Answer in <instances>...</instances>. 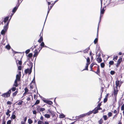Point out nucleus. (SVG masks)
<instances>
[{"label": "nucleus", "mask_w": 124, "mask_h": 124, "mask_svg": "<svg viewBox=\"0 0 124 124\" xmlns=\"http://www.w3.org/2000/svg\"><path fill=\"white\" fill-rule=\"evenodd\" d=\"M114 63V62L113 61H110L109 62V66L110 67V65H112Z\"/></svg>", "instance_id": "28"}, {"label": "nucleus", "mask_w": 124, "mask_h": 124, "mask_svg": "<svg viewBox=\"0 0 124 124\" xmlns=\"http://www.w3.org/2000/svg\"><path fill=\"white\" fill-rule=\"evenodd\" d=\"M18 70H22V67L21 66H19L18 67Z\"/></svg>", "instance_id": "47"}, {"label": "nucleus", "mask_w": 124, "mask_h": 124, "mask_svg": "<svg viewBox=\"0 0 124 124\" xmlns=\"http://www.w3.org/2000/svg\"><path fill=\"white\" fill-rule=\"evenodd\" d=\"M50 10H51V9L49 8V6H48V11H47V15H46V17L45 20V21L44 23V25L45 24V23L46 22V18H47V16L48 15V14H49V13L50 11Z\"/></svg>", "instance_id": "16"}, {"label": "nucleus", "mask_w": 124, "mask_h": 124, "mask_svg": "<svg viewBox=\"0 0 124 124\" xmlns=\"http://www.w3.org/2000/svg\"><path fill=\"white\" fill-rule=\"evenodd\" d=\"M18 84L17 81L16 79L13 85V86H15L16 87H17L18 86Z\"/></svg>", "instance_id": "13"}, {"label": "nucleus", "mask_w": 124, "mask_h": 124, "mask_svg": "<svg viewBox=\"0 0 124 124\" xmlns=\"http://www.w3.org/2000/svg\"><path fill=\"white\" fill-rule=\"evenodd\" d=\"M25 93H27L28 91V89L27 87H26L24 89Z\"/></svg>", "instance_id": "46"}, {"label": "nucleus", "mask_w": 124, "mask_h": 124, "mask_svg": "<svg viewBox=\"0 0 124 124\" xmlns=\"http://www.w3.org/2000/svg\"><path fill=\"white\" fill-rule=\"evenodd\" d=\"M14 14H13V13H12L11 14V15H10V18L9 19H8V20H9V21H10V20L11 18L12 17V16H13V15H14Z\"/></svg>", "instance_id": "52"}, {"label": "nucleus", "mask_w": 124, "mask_h": 124, "mask_svg": "<svg viewBox=\"0 0 124 124\" xmlns=\"http://www.w3.org/2000/svg\"><path fill=\"white\" fill-rule=\"evenodd\" d=\"M88 50L86 49H85L83 51V52L84 53H87L88 52Z\"/></svg>", "instance_id": "51"}, {"label": "nucleus", "mask_w": 124, "mask_h": 124, "mask_svg": "<svg viewBox=\"0 0 124 124\" xmlns=\"http://www.w3.org/2000/svg\"><path fill=\"white\" fill-rule=\"evenodd\" d=\"M8 27V26H6V25H5L3 27V29L5 30V31H7Z\"/></svg>", "instance_id": "24"}, {"label": "nucleus", "mask_w": 124, "mask_h": 124, "mask_svg": "<svg viewBox=\"0 0 124 124\" xmlns=\"http://www.w3.org/2000/svg\"><path fill=\"white\" fill-rule=\"evenodd\" d=\"M6 93H7L9 95V96H10L11 94V91H10V90H9L8 91L6 92Z\"/></svg>", "instance_id": "39"}, {"label": "nucleus", "mask_w": 124, "mask_h": 124, "mask_svg": "<svg viewBox=\"0 0 124 124\" xmlns=\"http://www.w3.org/2000/svg\"><path fill=\"white\" fill-rule=\"evenodd\" d=\"M7 31H5V30L3 29L2 30L1 32V34L2 35L4 36L6 33V32Z\"/></svg>", "instance_id": "15"}, {"label": "nucleus", "mask_w": 124, "mask_h": 124, "mask_svg": "<svg viewBox=\"0 0 124 124\" xmlns=\"http://www.w3.org/2000/svg\"><path fill=\"white\" fill-rule=\"evenodd\" d=\"M33 80H34V83L35 85H35H36V84L35 83V74H34V77Z\"/></svg>", "instance_id": "53"}, {"label": "nucleus", "mask_w": 124, "mask_h": 124, "mask_svg": "<svg viewBox=\"0 0 124 124\" xmlns=\"http://www.w3.org/2000/svg\"><path fill=\"white\" fill-rule=\"evenodd\" d=\"M38 94L39 95V96L40 97L41 99H42V100H43V99H45V98H44L43 97H42V96H40V95L38 93Z\"/></svg>", "instance_id": "60"}, {"label": "nucleus", "mask_w": 124, "mask_h": 124, "mask_svg": "<svg viewBox=\"0 0 124 124\" xmlns=\"http://www.w3.org/2000/svg\"><path fill=\"white\" fill-rule=\"evenodd\" d=\"M118 58V56H115V57H114L113 58V60H114V59L116 60Z\"/></svg>", "instance_id": "58"}, {"label": "nucleus", "mask_w": 124, "mask_h": 124, "mask_svg": "<svg viewBox=\"0 0 124 124\" xmlns=\"http://www.w3.org/2000/svg\"><path fill=\"white\" fill-rule=\"evenodd\" d=\"M94 65V63H91L90 65V68H92V67H93V65Z\"/></svg>", "instance_id": "55"}, {"label": "nucleus", "mask_w": 124, "mask_h": 124, "mask_svg": "<svg viewBox=\"0 0 124 124\" xmlns=\"http://www.w3.org/2000/svg\"><path fill=\"white\" fill-rule=\"evenodd\" d=\"M104 119L105 120H106L107 119V116L106 115H104L103 116Z\"/></svg>", "instance_id": "42"}, {"label": "nucleus", "mask_w": 124, "mask_h": 124, "mask_svg": "<svg viewBox=\"0 0 124 124\" xmlns=\"http://www.w3.org/2000/svg\"><path fill=\"white\" fill-rule=\"evenodd\" d=\"M118 90L117 89H116V88H114V96L115 97V99L116 98L118 92Z\"/></svg>", "instance_id": "5"}, {"label": "nucleus", "mask_w": 124, "mask_h": 124, "mask_svg": "<svg viewBox=\"0 0 124 124\" xmlns=\"http://www.w3.org/2000/svg\"><path fill=\"white\" fill-rule=\"evenodd\" d=\"M98 38H96L94 40L93 42L95 44H96L98 43Z\"/></svg>", "instance_id": "27"}, {"label": "nucleus", "mask_w": 124, "mask_h": 124, "mask_svg": "<svg viewBox=\"0 0 124 124\" xmlns=\"http://www.w3.org/2000/svg\"><path fill=\"white\" fill-rule=\"evenodd\" d=\"M120 84V82L119 80H116V86L115 88L116 89H117V87L119 86Z\"/></svg>", "instance_id": "10"}, {"label": "nucleus", "mask_w": 124, "mask_h": 124, "mask_svg": "<svg viewBox=\"0 0 124 124\" xmlns=\"http://www.w3.org/2000/svg\"><path fill=\"white\" fill-rule=\"evenodd\" d=\"M101 68H103L105 66V64L104 62H102L101 63Z\"/></svg>", "instance_id": "25"}, {"label": "nucleus", "mask_w": 124, "mask_h": 124, "mask_svg": "<svg viewBox=\"0 0 124 124\" xmlns=\"http://www.w3.org/2000/svg\"><path fill=\"white\" fill-rule=\"evenodd\" d=\"M122 58H121L118 60L117 61V63L116 66L117 68L120 65L122 61Z\"/></svg>", "instance_id": "6"}, {"label": "nucleus", "mask_w": 124, "mask_h": 124, "mask_svg": "<svg viewBox=\"0 0 124 124\" xmlns=\"http://www.w3.org/2000/svg\"><path fill=\"white\" fill-rule=\"evenodd\" d=\"M102 102H101L100 103H99L98 105L97 106L95 107L94 108H101L100 107V106L101 105V103Z\"/></svg>", "instance_id": "18"}, {"label": "nucleus", "mask_w": 124, "mask_h": 124, "mask_svg": "<svg viewBox=\"0 0 124 124\" xmlns=\"http://www.w3.org/2000/svg\"><path fill=\"white\" fill-rule=\"evenodd\" d=\"M103 122V120L102 119H101L99 121H98V122L99 123V124H102Z\"/></svg>", "instance_id": "38"}, {"label": "nucleus", "mask_w": 124, "mask_h": 124, "mask_svg": "<svg viewBox=\"0 0 124 124\" xmlns=\"http://www.w3.org/2000/svg\"><path fill=\"white\" fill-rule=\"evenodd\" d=\"M7 103L9 105H11L12 104V103L11 102L9 101H7Z\"/></svg>", "instance_id": "59"}, {"label": "nucleus", "mask_w": 124, "mask_h": 124, "mask_svg": "<svg viewBox=\"0 0 124 124\" xmlns=\"http://www.w3.org/2000/svg\"><path fill=\"white\" fill-rule=\"evenodd\" d=\"M95 109H94L92 111H90L87 113L84 114L80 115L78 116V118H80L86 116H89L92 114V113H93L94 114H95L98 113V110L101 109H96V110H95Z\"/></svg>", "instance_id": "1"}, {"label": "nucleus", "mask_w": 124, "mask_h": 124, "mask_svg": "<svg viewBox=\"0 0 124 124\" xmlns=\"http://www.w3.org/2000/svg\"><path fill=\"white\" fill-rule=\"evenodd\" d=\"M39 100H37L35 103V104H34V108H35V107L36 108H41V107H40V106L36 105H37L39 104Z\"/></svg>", "instance_id": "3"}, {"label": "nucleus", "mask_w": 124, "mask_h": 124, "mask_svg": "<svg viewBox=\"0 0 124 124\" xmlns=\"http://www.w3.org/2000/svg\"><path fill=\"white\" fill-rule=\"evenodd\" d=\"M48 112L50 113L53 116L54 115V111H53L51 110L50 109H49L48 110Z\"/></svg>", "instance_id": "23"}, {"label": "nucleus", "mask_w": 124, "mask_h": 124, "mask_svg": "<svg viewBox=\"0 0 124 124\" xmlns=\"http://www.w3.org/2000/svg\"><path fill=\"white\" fill-rule=\"evenodd\" d=\"M10 21H9V20H8V21H7L6 24H5V25L6 26H8V27L9 24V23Z\"/></svg>", "instance_id": "48"}, {"label": "nucleus", "mask_w": 124, "mask_h": 124, "mask_svg": "<svg viewBox=\"0 0 124 124\" xmlns=\"http://www.w3.org/2000/svg\"><path fill=\"white\" fill-rule=\"evenodd\" d=\"M17 61H18V63L19 65H21L22 64V62L21 60H19L18 59Z\"/></svg>", "instance_id": "44"}, {"label": "nucleus", "mask_w": 124, "mask_h": 124, "mask_svg": "<svg viewBox=\"0 0 124 124\" xmlns=\"http://www.w3.org/2000/svg\"><path fill=\"white\" fill-rule=\"evenodd\" d=\"M5 48L9 50L10 49L11 47L8 44L6 46Z\"/></svg>", "instance_id": "21"}, {"label": "nucleus", "mask_w": 124, "mask_h": 124, "mask_svg": "<svg viewBox=\"0 0 124 124\" xmlns=\"http://www.w3.org/2000/svg\"><path fill=\"white\" fill-rule=\"evenodd\" d=\"M44 116L45 117L47 118H49L50 117V115L49 114H45L44 115Z\"/></svg>", "instance_id": "35"}, {"label": "nucleus", "mask_w": 124, "mask_h": 124, "mask_svg": "<svg viewBox=\"0 0 124 124\" xmlns=\"http://www.w3.org/2000/svg\"><path fill=\"white\" fill-rule=\"evenodd\" d=\"M43 41V38L42 37V35L40 37V38L38 40V42L40 43L42 41Z\"/></svg>", "instance_id": "17"}, {"label": "nucleus", "mask_w": 124, "mask_h": 124, "mask_svg": "<svg viewBox=\"0 0 124 124\" xmlns=\"http://www.w3.org/2000/svg\"><path fill=\"white\" fill-rule=\"evenodd\" d=\"M27 117H25L24 118V122H24V123H25L26 122L27 120Z\"/></svg>", "instance_id": "63"}, {"label": "nucleus", "mask_w": 124, "mask_h": 124, "mask_svg": "<svg viewBox=\"0 0 124 124\" xmlns=\"http://www.w3.org/2000/svg\"><path fill=\"white\" fill-rule=\"evenodd\" d=\"M43 101L44 102L46 103V104H48L50 106H52V105H51L53 104V102L51 101L46 100L45 99L43 100Z\"/></svg>", "instance_id": "4"}, {"label": "nucleus", "mask_w": 124, "mask_h": 124, "mask_svg": "<svg viewBox=\"0 0 124 124\" xmlns=\"http://www.w3.org/2000/svg\"><path fill=\"white\" fill-rule=\"evenodd\" d=\"M19 1H20V0H18L17 4L16 5V6H17L18 7H19L20 4L21 3V2L20 3Z\"/></svg>", "instance_id": "40"}, {"label": "nucleus", "mask_w": 124, "mask_h": 124, "mask_svg": "<svg viewBox=\"0 0 124 124\" xmlns=\"http://www.w3.org/2000/svg\"><path fill=\"white\" fill-rule=\"evenodd\" d=\"M33 114H34L36 115L37 113L36 111L35 110H34L33 111Z\"/></svg>", "instance_id": "62"}, {"label": "nucleus", "mask_w": 124, "mask_h": 124, "mask_svg": "<svg viewBox=\"0 0 124 124\" xmlns=\"http://www.w3.org/2000/svg\"><path fill=\"white\" fill-rule=\"evenodd\" d=\"M115 72L114 71L111 70L110 72V74L112 75H113L115 74Z\"/></svg>", "instance_id": "33"}, {"label": "nucleus", "mask_w": 124, "mask_h": 124, "mask_svg": "<svg viewBox=\"0 0 124 124\" xmlns=\"http://www.w3.org/2000/svg\"><path fill=\"white\" fill-rule=\"evenodd\" d=\"M56 107H54L55 108H60V107L58 105V104H57L56 103Z\"/></svg>", "instance_id": "56"}, {"label": "nucleus", "mask_w": 124, "mask_h": 124, "mask_svg": "<svg viewBox=\"0 0 124 124\" xmlns=\"http://www.w3.org/2000/svg\"><path fill=\"white\" fill-rule=\"evenodd\" d=\"M43 106H44L46 108L50 107L51 106L50 105H49L46 104H44Z\"/></svg>", "instance_id": "30"}, {"label": "nucleus", "mask_w": 124, "mask_h": 124, "mask_svg": "<svg viewBox=\"0 0 124 124\" xmlns=\"http://www.w3.org/2000/svg\"><path fill=\"white\" fill-rule=\"evenodd\" d=\"M85 58L86 59V62H90V59L89 57H87V58L84 56Z\"/></svg>", "instance_id": "31"}, {"label": "nucleus", "mask_w": 124, "mask_h": 124, "mask_svg": "<svg viewBox=\"0 0 124 124\" xmlns=\"http://www.w3.org/2000/svg\"><path fill=\"white\" fill-rule=\"evenodd\" d=\"M30 49H28L27 50L25 51V52L26 54H28L30 52Z\"/></svg>", "instance_id": "37"}, {"label": "nucleus", "mask_w": 124, "mask_h": 124, "mask_svg": "<svg viewBox=\"0 0 124 124\" xmlns=\"http://www.w3.org/2000/svg\"><path fill=\"white\" fill-rule=\"evenodd\" d=\"M105 11V10L104 9V8H102V9H101L100 11L101 16V14H103Z\"/></svg>", "instance_id": "22"}, {"label": "nucleus", "mask_w": 124, "mask_h": 124, "mask_svg": "<svg viewBox=\"0 0 124 124\" xmlns=\"http://www.w3.org/2000/svg\"><path fill=\"white\" fill-rule=\"evenodd\" d=\"M23 101H19L17 103V104L19 105H21L22 104Z\"/></svg>", "instance_id": "43"}, {"label": "nucleus", "mask_w": 124, "mask_h": 124, "mask_svg": "<svg viewBox=\"0 0 124 124\" xmlns=\"http://www.w3.org/2000/svg\"><path fill=\"white\" fill-rule=\"evenodd\" d=\"M65 117V115L63 114H61L60 115V117L61 118H63Z\"/></svg>", "instance_id": "45"}, {"label": "nucleus", "mask_w": 124, "mask_h": 124, "mask_svg": "<svg viewBox=\"0 0 124 124\" xmlns=\"http://www.w3.org/2000/svg\"><path fill=\"white\" fill-rule=\"evenodd\" d=\"M18 93V91L17 90L15 92H14L13 94V96L14 97Z\"/></svg>", "instance_id": "32"}, {"label": "nucleus", "mask_w": 124, "mask_h": 124, "mask_svg": "<svg viewBox=\"0 0 124 124\" xmlns=\"http://www.w3.org/2000/svg\"><path fill=\"white\" fill-rule=\"evenodd\" d=\"M33 56V54L32 53H29L28 55H27L26 56L29 57V58H30L31 59L32 57Z\"/></svg>", "instance_id": "19"}, {"label": "nucleus", "mask_w": 124, "mask_h": 124, "mask_svg": "<svg viewBox=\"0 0 124 124\" xmlns=\"http://www.w3.org/2000/svg\"><path fill=\"white\" fill-rule=\"evenodd\" d=\"M9 17V16H8L4 18L3 21L5 24L6 22L8 20Z\"/></svg>", "instance_id": "8"}, {"label": "nucleus", "mask_w": 124, "mask_h": 124, "mask_svg": "<svg viewBox=\"0 0 124 124\" xmlns=\"http://www.w3.org/2000/svg\"><path fill=\"white\" fill-rule=\"evenodd\" d=\"M45 45L44 42L42 41L40 44V46H41V47H42V48L44 47V46H45Z\"/></svg>", "instance_id": "29"}, {"label": "nucleus", "mask_w": 124, "mask_h": 124, "mask_svg": "<svg viewBox=\"0 0 124 124\" xmlns=\"http://www.w3.org/2000/svg\"><path fill=\"white\" fill-rule=\"evenodd\" d=\"M43 48L42 47H40V46H39V48H38V49L39 50V53L40 51Z\"/></svg>", "instance_id": "61"}, {"label": "nucleus", "mask_w": 124, "mask_h": 124, "mask_svg": "<svg viewBox=\"0 0 124 124\" xmlns=\"http://www.w3.org/2000/svg\"><path fill=\"white\" fill-rule=\"evenodd\" d=\"M34 54L33 55L34 57H36L38 55L39 52H38L37 49H35L34 52Z\"/></svg>", "instance_id": "7"}, {"label": "nucleus", "mask_w": 124, "mask_h": 124, "mask_svg": "<svg viewBox=\"0 0 124 124\" xmlns=\"http://www.w3.org/2000/svg\"><path fill=\"white\" fill-rule=\"evenodd\" d=\"M29 62L30 63L31 66L30 69H29V68H27V69H25V70L24 73L26 74H27L28 73L29 75H30L31 74L32 72V70L33 67V63L31 61H29Z\"/></svg>", "instance_id": "2"}, {"label": "nucleus", "mask_w": 124, "mask_h": 124, "mask_svg": "<svg viewBox=\"0 0 124 124\" xmlns=\"http://www.w3.org/2000/svg\"><path fill=\"white\" fill-rule=\"evenodd\" d=\"M11 123V120H8L7 122V124H10Z\"/></svg>", "instance_id": "57"}, {"label": "nucleus", "mask_w": 124, "mask_h": 124, "mask_svg": "<svg viewBox=\"0 0 124 124\" xmlns=\"http://www.w3.org/2000/svg\"><path fill=\"white\" fill-rule=\"evenodd\" d=\"M1 96L5 97H7L9 96L7 93H4L1 95Z\"/></svg>", "instance_id": "14"}, {"label": "nucleus", "mask_w": 124, "mask_h": 124, "mask_svg": "<svg viewBox=\"0 0 124 124\" xmlns=\"http://www.w3.org/2000/svg\"><path fill=\"white\" fill-rule=\"evenodd\" d=\"M38 124H44V123L42 121L39 120L38 122Z\"/></svg>", "instance_id": "41"}, {"label": "nucleus", "mask_w": 124, "mask_h": 124, "mask_svg": "<svg viewBox=\"0 0 124 124\" xmlns=\"http://www.w3.org/2000/svg\"><path fill=\"white\" fill-rule=\"evenodd\" d=\"M88 66H86L85 67V69H83V70H88Z\"/></svg>", "instance_id": "54"}, {"label": "nucleus", "mask_w": 124, "mask_h": 124, "mask_svg": "<svg viewBox=\"0 0 124 124\" xmlns=\"http://www.w3.org/2000/svg\"><path fill=\"white\" fill-rule=\"evenodd\" d=\"M21 76H19V75L17 74L16 76V80L19 81L20 79Z\"/></svg>", "instance_id": "20"}, {"label": "nucleus", "mask_w": 124, "mask_h": 124, "mask_svg": "<svg viewBox=\"0 0 124 124\" xmlns=\"http://www.w3.org/2000/svg\"><path fill=\"white\" fill-rule=\"evenodd\" d=\"M89 54L91 56H92L93 55V54H92V52L91 51L89 53Z\"/></svg>", "instance_id": "64"}, {"label": "nucleus", "mask_w": 124, "mask_h": 124, "mask_svg": "<svg viewBox=\"0 0 124 124\" xmlns=\"http://www.w3.org/2000/svg\"><path fill=\"white\" fill-rule=\"evenodd\" d=\"M16 87H13L9 90H10V91H11V90L12 92H14L16 90Z\"/></svg>", "instance_id": "26"}, {"label": "nucleus", "mask_w": 124, "mask_h": 124, "mask_svg": "<svg viewBox=\"0 0 124 124\" xmlns=\"http://www.w3.org/2000/svg\"><path fill=\"white\" fill-rule=\"evenodd\" d=\"M19 7L16 6V7H14L12 10V12L13 14H14L18 8Z\"/></svg>", "instance_id": "9"}, {"label": "nucleus", "mask_w": 124, "mask_h": 124, "mask_svg": "<svg viewBox=\"0 0 124 124\" xmlns=\"http://www.w3.org/2000/svg\"><path fill=\"white\" fill-rule=\"evenodd\" d=\"M33 122L32 120L31 119H29L28 120V123L29 124H31Z\"/></svg>", "instance_id": "34"}, {"label": "nucleus", "mask_w": 124, "mask_h": 124, "mask_svg": "<svg viewBox=\"0 0 124 124\" xmlns=\"http://www.w3.org/2000/svg\"><path fill=\"white\" fill-rule=\"evenodd\" d=\"M10 112V111L9 109L7 110V112L6 113V115H9V116H10V115L9 114V113Z\"/></svg>", "instance_id": "36"}, {"label": "nucleus", "mask_w": 124, "mask_h": 124, "mask_svg": "<svg viewBox=\"0 0 124 124\" xmlns=\"http://www.w3.org/2000/svg\"><path fill=\"white\" fill-rule=\"evenodd\" d=\"M112 115V113L111 112H109L108 113V115L109 117H110Z\"/></svg>", "instance_id": "50"}, {"label": "nucleus", "mask_w": 124, "mask_h": 124, "mask_svg": "<svg viewBox=\"0 0 124 124\" xmlns=\"http://www.w3.org/2000/svg\"><path fill=\"white\" fill-rule=\"evenodd\" d=\"M100 69L99 68V67H97V71H94V72L96 74L98 75L99 76V74L100 73Z\"/></svg>", "instance_id": "11"}, {"label": "nucleus", "mask_w": 124, "mask_h": 124, "mask_svg": "<svg viewBox=\"0 0 124 124\" xmlns=\"http://www.w3.org/2000/svg\"><path fill=\"white\" fill-rule=\"evenodd\" d=\"M96 60L99 63L101 62L102 61V59L101 57H98L97 58Z\"/></svg>", "instance_id": "12"}, {"label": "nucleus", "mask_w": 124, "mask_h": 124, "mask_svg": "<svg viewBox=\"0 0 124 124\" xmlns=\"http://www.w3.org/2000/svg\"><path fill=\"white\" fill-rule=\"evenodd\" d=\"M11 117L13 119H14L16 118V116L14 114L12 115L11 116Z\"/></svg>", "instance_id": "49"}]
</instances>
